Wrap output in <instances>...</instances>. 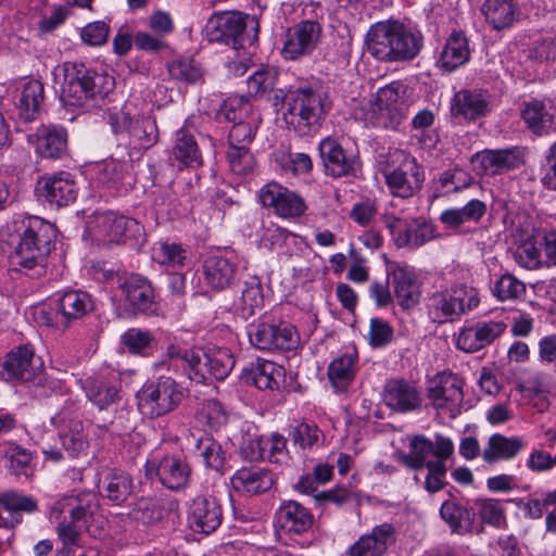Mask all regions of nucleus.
Segmentation results:
<instances>
[{
	"mask_svg": "<svg viewBox=\"0 0 556 556\" xmlns=\"http://www.w3.org/2000/svg\"><path fill=\"white\" fill-rule=\"evenodd\" d=\"M357 353H344L334 358L328 367V378L338 392L345 391L353 381L356 371Z\"/></svg>",
	"mask_w": 556,
	"mask_h": 556,
	"instance_id": "a19ab883",
	"label": "nucleus"
},
{
	"mask_svg": "<svg viewBox=\"0 0 556 556\" xmlns=\"http://www.w3.org/2000/svg\"><path fill=\"white\" fill-rule=\"evenodd\" d=\"M36 151L46 159H62L67 154V131L63 127L42 126L37 131Z\"/></svg>",
	"mask_w": 556,
	"mask_h": 556,
	"instance_id": "72a5a7b5",
	"label": "nucleus"
},
{
	"mask_svg": "<svg viewBox=\"0 0 556 556\" xmlns=\"http://www.w3.org/2000/svg\"><path fill=\"white\" fill-rule=\"evenodd\" d=\"M187 519L192 531L207 535L220 527L223 509L215 497L197 496L189 504Z\"/></svg>",
	"mask_w": 556,
	"mask_h": 556,
	"instance_id": "f3484780",
	"label": "nucleus"
},
{
	"mask_svg": "<svg viewBox=\"0 0 556 556\" xmlns=\"http://www.w3.org/2000/svg\"><path fill=\"white\" fill-rule=\"evenodd\" d=\"M475 507L481 520L491 526L498 527L505 518L504 509L497 500H477Z\"/></svg>",
	"mask_w": 556,
	"mask_h": 556,
	"instance_id": "0e129e2a",
	"label": "nucleus"
},
{
	"mask_svg": "<svg viewBox=\"0 0 556 556\" xmlns=\"http://www.w3.org/2000/svg\"><path fill=\"white\" fill-rule=\"evenodd\" d=\"M541 184L546 189L556 191V141L546 152L545 162L541 167Z\"/></svg>",
	"mask_w": 556,
	"mask_h": 556,
	"instance_id": "774afa93",
	"label": "nucleus"
},
{
	"mask_svg": "<svg viewBox=\"0 0 556 556\" xmlns=\"http://www.w3.org/2000/svg\"><path fill=\"white\" fill-rule=\"evenodd\" d=\"M395 237L397 248H419L435 238L434 226L426 219H414Z\"/></svg>",
	"mask_w": 556,
	"mask_h": 556,
	"instance_id": "a18cd8bd",
	"label": "nucleus"
},
{
	"mask_svg": "<svg viewBox=\"0 0 556 556\" xmlns=\"http://www.w3.org/2000/svg\"><path fill=\"white\" fill-rule=\"evenodd\" d=\"M238 265L232 257L220 252L208 255L203 262L205 283L213 290H224L235 280Z\"/></svg>",
	"mask_w": 556,
	"mask_h": 556,
	"instance_id": "a878e982",
	"label": "nucleus"
},
{
	"mask_svg": "<svg viewBox=\"0 0 556 556\" xmlns=\"http://www.w3.org/2000/svg\"><path fill=\"white\" fill-rule=\"evenodd\" d=\"M168 73L172 78L190 84L198 83L203 77L202 68L192 59L174 61L168 65Z\"/></svg>",
	"mask_w": 556,
	"mask_h": 556,
	"instance_id": "680f3d73",
	"label": "nucleus"
},
{
	"mask_svg": "<svg viewBox=\"0 0 556 556\" xmlns=\"http://www.w3.org/2000/svg\"><path fill=\"white\" fill-rule=\"evenodd\" d=\"M51 424L60 428L61 443L70 456L75 457L87 447L80 420L67 419L63 413H60L51 418Z\"/></svg>",
	"mask_w": 556,
	"mask_h": 556,
	"instance_id": "2f4dec72",
	"label": "nucleus"
},
{
	"mask_svg": "<svg viewBox=\"0 0 556 556\" xmlns=\"http://www.w3.org/2000/svg\"><path fill=\"white\" fill-rule=\"evenodd\" d=\"M521 117L528 129L536 136L548 135L554 126V114L538 99L523 102Z\"/></svg>",
	"mask_w": 556,
	"mask_h": 556,
	"instance_id": "c9c22d12",
	"label": "nucleus"
},
{
	"mask_svg": "<svg viewBox=\"0 0 556 556\" xmlns=\"http://www.w3.org/2000/svg\"><path fill=\"white\" fill-rule=\"evenodd\" d=\"M248 334L252 345L263 351H290L298 344V333L287 323L260 321L249 327Z\"/></svg>",
	"mask_w": 556,
	"mask_h": 556,
	"instance_id": "9b49d317",
	"label": "nucleus"
},
{
	"mask_svg": "<svg viewBox=\"0 0 556 556\" xmlns=\"http://www.w3.org/2000/svg\"><path fill=\"white\" fill-rule=\"evenodd\" d=\"M206 364L212 379L224 380L235 366V358L227 348H211L206 350Z\"/></svg>",
	"mask_w": 556,
	"mask_h": 556,
	"instance_id": "8fccbe9b",
	"label": "nucleus"
},
{
	"mask_svg": "<svg viewBox=\"0 0 556 556\" xmlns=\"http://www.w3.org/2000/svg\"><path fill=\"white\" fill-rule=\"evenodd\" d=\"M488 102L482 93L471 90H460L455 93L451 103L454 117L476 119L485 114Z\"/></svg>",
	"mask_w": 556,
	"mask_h": 556,
	"instance_id": "e433bc0d",
	"label": "nucleus"
},
{
	"mask_svg": "<svg viewBox=\"0 0 556 556\" xmlns=\"http://www.w3.org/2000/svg\"><path fill=\"white\" fill-rule=\"evenodd\" d=\"M401 87L399 83H392L377 92L376 105L381 118H387L384 125L390 128H396L405 115L406 108L400 94Z\"/></svg>",
	"mask_w": 556,
	"mask_h": 556,
	"instance_id": "c85d7f7f",
	"label": "nucleus"
},
{
	"mask_svg": "<svg viewBox=\"0 0 556 556\" xmlns=\"http://www.w3.org/2000/svg\"><path fill=\"white\" fill-rule=\"evenodd\" d=\"M478 304L479 299L475 290L463 287L432 293L428 299L427 309L433 323L443 324L453 321L466 311L477 307Z\"/></svg>",
	"mask_w": 556,
	"mask_h": 556,
	"instance_id": "1a4fd4ad",
	"label": "nucleus"
},
{
	"mask_svg": "<svg viewBox=\"0 0 556 556\" xmlns=\"http://www.w3.org/2000/svg\"><path fill=\"white\" fill-rule=\"evenodd\" d=\"M129 516L139 523L150 526L163 519L164 508L156 498L140 497L135 502Z\"/></svg>",
	"mask_w": 556,
	"mask_h": 556,
	"instance_id": "09e8293b",
	"label": "nucleus"
},
{
	"mask_svg": "<svg viewBox=\"0 0 556 556\" xmlns=\"http://www.w3.org/2000/svg\"><path fill=\"white\" fill-rule=\"evenodd\" d=\"M126 303L136 314L153 315L156 312L155 291L151 282L139 274L125 276L119 283Z\"/></svg>",
	"mask_w": 556,
	"mask_h": 556,
	"instance_id": "dca6fc26",
	"label": "nucleus"
},
{
	"mask_svg": "<svg viewBox=\"0 0 556 556\" xmlns=\"http://www.w3.org/2000/svg\"><path fill=\"white\" fill-rule=\"evenodd\" d=\"M382 401L394 413L409 414L421 409L424 396L416 382L391 378L383 386Z\"/></svg>",
	"mask_w": 556,
	"mask_h": 556,
	"instance_id": "ddd939ff",
	"label": "nucleus"
},
{
	"mask_svg": "<svg viewBox=\"0 0 556 556\" xmlns=\"http://www.w3.org/2000/svg\"><path fill=\"white\" fill-rule=\"evenodd\" d=\"M257 122L258 118L256 116H252L248 119L233 124L229 130L228 146L249 147L256 134Z\"/></svg>",
	"mask_w": 556,
	"mask_h": 556,
	"instance_id": "052dcab7",
	"label": "nucleus"
},
{
	"mask_svg": "<svg viewBox=\"0 0 556 556\" xmlns=\"http://www.w3.org/2000/svg\"><path fill=\"white\" fill-rule=\"evenodd\" d=\"M367 49L379 61L403 62L418 55L422 36L400 22L377 23L368 31Z\"/></svg>",
	"mask_w": 556,
	"mask_h": 556,
	"instance_id": "f03ea898",
	"label": "nucleus"
},
{
	"mask_svg": "<svg viewBox=\"0 0 556 556\" xmlns=\"http://www.w3.org/2000/svg\"><path fill=\"white\" fill-rule=\"evenodd\" d=\"M258 30L260 24L255 16L227 11L212 15L205 26L208 41L224 43L235 50L254 45Z\"/></svg>",
	"mask_w": 556,
	"mask_h": 556,
	"instance_id": "39448f33",
	"label": "nucleus"
},
{
	"mask_svg": "<svg viewBox=\"0 0 556 556\" xmlns=\"http://www.w3.org/2000/svg\"><path fill=\"white\" fill-rule=\"evenodd\" d=\"M129 165L115 159L104 161L99 165L97 178L108 187L122 185L128 175Z\"/></svg>",
	"mask_w": 556,
	"mask_h": 556,
	"instance_id": "864d4df0",
	"label": "nucleus"
},
{
	"mask_svg": "<svg viewBox=\"0 0 556 556\" xmlns=\"http://www.w3.org/2000/svg\"><path fill=\"white\" fill-rule=\"evenodd\" d=\"M440 516L447 523L452 533L465 535L476 531V511L473 508L447 500L441 505Z\"/></svg>",
	"mask_w": 556,
	"mask_h": 556,
	"instance_id": "473e14b6",
	"label": "nucleus"
},
{
	"mask_svg": "<svg viewBox=\"0 0 556 556\" xmlns=\"http://www.w3.org/2000/svg\"><path fill=\"white\" fill-rule=\"evenodd\" d=\"M314 523V516L304 505L296 501H283L275 514V525L290 534H302Z\"/></svg>",
	"mask_w": 556,
	"mask_h": 556,
	"instance_id": "5701e85b",
	"label": "nucleus"
},
{
	"mask_svg": "<svg viewBox=\"0 0 556 556\" xmlns=\"http://www.w3.org/2000/svg\"><path fill=\"white\" fill-rule=\"evenodd\" d=\"M207 468L223 472L226 466V454L222 445L211 435L204 434L195 444Z\"/></svg>",
	"mask_w": 556,
	"mask_h": 556,
	"instance_id": "de8ad7c7",
	"label": "nucleus"
},
{
	"mask_svg": "<svg viewBox=\"0 0 556 556\" xmlns=\"http://www.w3.org/2000/svg\"><path fill=\"white\" fill-rule=\"evenodd\" d=\"M470 56L467 37L463 31L454 30L446 39L438 65L445 72H453L464 65Z\"/></svg>",
	"mask_w": 556,
	"mask_h": 556,
	"instance_id": "f704fd0d",
	"label": "nucleus"
},
{
	"mask_svg": "<svg viewBox=\"0 0 556 556\" xmlns=\"http://www.w3.org/2000/svg\"><path fill=\"white\" fill-rule=\"evenodd\" d=\"M505 329L506 325L502 321L477 323L459 332L456 345L459 350L472 353L491 344Z\"/></svg>",
	"mask_w": 556,
	"mask_h": 556,
	"instance_id": "b1692460",
	"label": "nucleus"
},
{
	"mask_svg": "<svg viewBox=\"0 0 556 556\" xmlns=\"http://www.w3.org/2000/svg\"><path fill=\"white\" fill-rule=\"evenodd\" d=\"M43 85L39 80L27 81L21 91L17 103L18 115L25 122L34 121L43 103Z\"/></svg>",
	"mask_w": 556,
	"mask_h": 556,
	"instance_id": "c03bdc74",
	"label": "nucleus"
},
{
	"mask_svg": "<svg viewBox=\"0 0 556 556\" xmlns=\"http://www.w3.org/2000/svg\"><path fill=\"white\" fill-rule=\"evenodd\" d=\"M172 155L179 166L198 167L202 165V155L194 136L185 128L176 131Z\"/></svg>",
	"mask_w": 556,
	"mask_h": 556,
	"instance_id": "58836bf2",
	"label": "nucleus"
},
{
	"mask_svg": "<svg viewBox=\"0 0 556 556\" xmlns=\"http://www.w3.org/2000/svg\"><path fill=\"white\" fill-rule=\"evenodd\" d=\"M121 342L130 353L146 356L154 342V337L147 330L130 328L124 332Z\"/></svg>",
	"mask_w": 556,
	"mask_h": 556,
	"instance_id": "4d7b16f0",
	"label": "nucleus"
},
{
	"mask_svg": "<svg viewBox=\"0 0 556 556\" xmlns=\"http://www.w3.org/2000/svg\"><path fill=\"white\" fill-rule=\"evenodd\" d=\"M323 27L317 21H302L289 28L281 50L286 60H298L311 54L321 37Z\"/></svg>",
	"mask_w": 556,
	"mask_h": 556,
	"instance_id": "2eb2a0df",
	"label": "nucleus"
},
{
	"mask_svg": "<svg viewBox=\"0 0 556 556\" xmlns=\"http://www.w3.org/2000/svg\"><path fill=\"white\" fill-rule=\"evenodd\" d=\"M147 472L155 475L166 489L179 491L188 485L191 467L185 457L172 454L148 460Z\"/></svg>",
	"mask_w": 556,
	"mask_h": 556,
	"instance_id": "4468645a",
	"label": "nucleus"
},
{
	"mask_svg": "<svg viewBox=\"0 0 556 556\" xmlns=\"http://www.w3.org/2000/svg\"><path fill=\"white\" fill-rule=\"evenodd\" d=\"M38 190L49 204L62 207L75 202L78 189L73 175L62 170L41 177Z\"/></svg>",
	"mask_w": 556,
	"mask_h": 556,
	"instance_id": "6ab92c4d",
	"label": "nucleus"
},
{
	"mask_svg": "<svg viewBox=\"0 0 556 556\" xmlns=\"http://www.w3.org/2000/svg\"><path fill=\"white\" fill-rule=\"evenodd\" d=\"M96 509V495L93 493H81L55 502L51 507V517L59 519L63 513H68L74 523L81 522L85 526Z\"/></svg>",
	"mask_w": 556,
	"mask_h": 556,
	"instance_id": "cd10ccee",
	"label": "nucleus"
},
{
	"mask_svg": "<svg viewBox=\"0 0 556 556\" xmlns=\"http://www.w3.org/2000/svg\"><path fill=\"white\" fill-rule=\"evenodd\" d=\"M63 67L64 83L60 99L65 108L92 109L112 89V77L88 70L84 64L65 63Z\"/></svg>",
	"mask_w": 556,
	"mask_h": 556,
	"instance_id": "7ed1b4c3",
	"label": "nucleus"
},
{
	"mask_svg": "<svg viewBox=\"0 0 556 556\" xmlns=\"http://www.w3.org/2000/svg\"><path fill=\"white\" fill-rule=\"evenodd\" d=\"M396 530L392 523L375 526L369 533L363 534L348 549L346 556H383L395 543Z\"/></svg>",
	"mask_w": 556,
	"mask_h": 556,
	"instance_id": "a211bd4d",
	"label": "nucleus"
},
{
	"mask_svg": "<svg viewBox=\"0 0 556 556\" xmlns=\"http://www.w3.org/2000/svg\"><path fill=\"white\" fill-rule=\"evenodd\" d=\"M102 484V495L116 505L124 503L134 490L131 476L116 469L111 470L104 476Z\"/></svg>",
	"mask_w": 556,
	"mask_h": 556,
	"instance_id": "ea45409f",
	"label": "nucleus"
},
{
	"mask_svg": "<svg viewBox=\"0 0 556 556\" xmlns=\"http://www.w3.org/2000/svg\"><path fill=\"white\" fill-rule=\"evenodd\" d=\"M182 399L184 391L173 378L160 377L138 392V408L143 416L157 418L173 412Z\"/></svg>",
	"mask_w": 556,
	"mask_h": 556,
	"instance_id": "0eeeda50",
	"label": "nucleus"
},
{
	"mask_svg": "<svg viewBox=\"0 0 556 556\" xmlns=\"http://www.w3.org/2000/svg\"><path fill=\"white\" fill-rule=\"evenodd\" d=\"M464 380L453 372L437 374L427 388V395L432 406L450 418L457 417L462 412L464 402Z\"/></svg>",
	"mask_w": 556,
	"mask_h": 556,
	"instance_id": "9d476101",
	"label": "nucleus"
},
{
	"mask_svg": "<svg viewBox=\"0 0 556 556\" xmlns=\"http://www.w3.org/2000/svg\"><path fill=\"white\" fill-rule=\"evenodd\" d=\"M485 213L486 204L483 201L473 199L460 208L443 211L439 219L448 228H459L467 222L478 223Z\"/></svg>",
	"mask_w": 556,
	"mask_h": 556,
	"instance_id": "37998d69",
	"label": "nucleus"
},
{
	"mask_svg": "<svg viewBox=\"0 0 556 556\" xmlns=\"http://www.w3.org/2000/svg\"><path fill=\"white\" fill-rule=\"evenodd\" d=\"M532 240L540 247L546 266H556V230L539 229L532 236Z\"/></svg>",
	"mask_w": 556,
	"mask_h": 556,
	"instance_id": "69168bd1",
	"label": "nucleus"
},
{
	"mask_svg": "<svg viewBox=\"0 0 556 556\" xmlns=\"http://www.w3.org/2000/svg\"><path fill=\"white\" fill-rule=\"evenodd\" d=\"M0 505L12 515L18 513L31 514L38 510V503L34 497L16 491L0 493Z\"/></svg>",
	"mask_w": 556,
	"mask_h": 556,
	"instance_id": "6e6d98bb",
	"label": "nucleus"
},
{
	"mask_svg": "<svg viewBox=\"0 0 556 556\" xmlns=\"http://www.w3.org/2000/svg\"><path fill=\"white\" fill-rule=\"evenodd\" d=\"M525 442L521 438H507L495 433L490 437L488 446L482 452V458L488 464L496 463L501 459L514 458L523 447Z\"/></svg>",
	"mask_w": 556,
	"mask_h": 556,
	"instance_id": "4c0bfd02",
	"label": "nucleus"
},
{
	"mask_svg": "<svg viewBox=\"0 0 556 556\" xmlns=\"http://www.w3.org/2000/svg\"><path fill=\"white\" fill-rule=\"evenodd\" d=\"M526 285L511 274H503L492 288L493 295L500 301L520 299L526 294Z\"/></svg>",
	"mask_w": 556,
	"mask_h": 556,
	"instance_id": "5fc2aeb1",
	"label": "nucleus"
},
{
	"mask_svg": "<svg viewBox=\"0 0 556 556\" xmlns=\"http://www.w3.org/2000/svg\"><path fill=\"white\" fill-rule=\"evenodd\" d=\"M263 304V292L261 280L257 277H250L244 281L241 291L240 305L242 311L252 315L256 307Z\"/></svg>",
	"mask_w": 556,
	"mask_h": 556,
	"instance_id": "bf43d9fd",
	"label": "nucleus"
},
{
	"mask_svg": "<svg viewBox=\"0 0 556 556\" xmlns=\"http://www.w3.org/2000/svg\"><path fill=\"white\" fill-rule=\"evenodd\" d=\"M227 160L233 174L247 175L252 172L255 160L249 147L228 146Z\"/></svg>",
	"mask_w": 556,
	"mask_h": 556,
	"instance_id": "13d9d810",
	"label": "nucleus"
},
{
	"mask_svg": "<svg viewBox=\"0 0 556 556\" xmlns=\"http://www.w3.org/2000/svg\"><path fill=\"white\" fill-rule=\"evenodd\" d=\"M87 399L100 409L121 400V382L115 377L94 376L83 381Z\"/></svg>",
	"mask_w": 556,
	"mask_h": 556,
	"instance_id": "bb28decb",
	"label": "nucleus"
},
{
	"mask_svg": "<svg viewBox=\"0 0 556 556\" xmlns=\"http://www.w3.org/2000/svg\"><path fill=\"white\" fill-rule=\"evenodd\" d=\"M189 378L197 383H206L212 379L206 364V350H193L190 354L187 365H185Z\"/></svg>",
	"mask_w": 556,
	"mask_h": 556,
	"instance_id": "e2e57ef3",
	"label": "nucleus"
},
{
	"mask_svg": "<svg viewBox=\"0 0 556 556\" xmlns=\"http://www.w3.org/2000/svg\"><path fill=\"white\" fill-rule=\"evenodd\" d=\"M274 484L270 470L258 467H242L231 477L232 488L248 495L268 491Z\"/></svg>",
	"mask_w": 556,
	"mask_h": 556,
	"instance_id": "c756f323",
	"label": "nucleus"
},
{
	"mask_svg": "<svg viewBox=\"0 0 556 556\" xmlns=\"http://www.w3.org/2000/svg\"><path fill=\"white\" fill-rule=\"evenodd\" d=\"M481 12L486 22L496 30L511 26L515 21V9L510 1L485 0Z\"/></svg>",
	"mask_w": 556,
	"mask_h": 556,
	"instance_id": "49530a36",
	"label": "nucleus"
},
{
	"mask_svg": "<svg viewBox=\"0 0 556 556\" xmlns=\"http://www.w3.org/2000/svg\"><path fill=\"white\" fill-rule=\"evenodd\" d=\"M8 228L16 238V247L11 254L12 264L30 271L31 278L43 275L47 257L56 238L55 227L40 217L25 216L13 219Z\"/></svg>",
	"mask_w": 556,
	"mask_h": 556,
	"instance_id": "f257e3e1",
	"label": "nucleus"
},
{
	"mask_svg": "<svg viewBox=\"0 0 556 556\" xmlns=\"http://www.w3.org/2000/svg\"><path fill=\"white\" fill-rule=\"evenodd\" d=\"M197 418L210 430L217 431L228 421V415L222 403L215 399L204 400L197 412Z\"/></svg>",
	"mask_w": 556,
	"mask_h": 556,
	"instance_id": "3c124183",
	"label": "nucleus"
},
{
	"mask_svg": "<svg viewBox=\"0 0 556 556\" xmlns=\"http://www.w3.org/2000/svg\"><path fill=\"white\" fill-rule=\"evenodd\" d=\"M286 99L290 123L301 136L315 134L332 106L327 88L317 83L290 90Z\"/></svg>",
	"mask_w": 556,
	"mask_h": 556,
	"instance_id": "20e7f679",
	"label": "nucleus"
},
{
	"mask_svg": "<svg viewBox=\"0 0 556 556\" xmlns=\"http://www.w3.org/2000/svg\"><path fill=\"white\" fill-rule=\"evenodd\" d=\"M109 124L114 134L126 132L128 135L129 155L132 157L134 151L139 155L142 151L152 148L159 141V129L156 121L152 116L130 117L124 110L110 112Z\"/></svg>",
	"mask_w": 556,
	"mask_h": 556,
	"instance_id": "6e6552de",
	"label": "nucleus"
},
{
	"mask_svg": "<svg viewBox=\"0 0 556 556\" xmlns=\"http://www.w3.org/2000/svg\"><path fill=\"white\" fill-rule=\"evenodd\" d=\"M394 296L403 309L415 307L420 300L416 275L407 267L397 266L391 273Z\"/></svg>",
	"mask_w": 556,
	"mask_h": 556,
	"instance_id": "7c9ffc66",
	"label": "nucleus"
},
{
	"mask_svg": "<svg viewBox=\"0 0 556 556\" xmlns=\"http://www.w3.org/2000/svg\"><path fill=\"white\" fill-rule=\"evenodd\" d=\"M523 150L513 147L503 150H485L477 153L472 162L478 163L483 174L496 175L525 164Z\"/></svg>",
	"mask_w": 556,
	"mask_h": 556,
	"instance_id": "4be33fe9",
	"label": "nucleus"
},
{
	"mask_svg": "<svg viewBox=\"0 0 556 556\" xmlns=\"http://www.w3.org/2000/svg\"><path fill=\"white\" fill-rule=\"evenodd\" d=\"M39 370L34 364V352L27 346H18L7 354L2 363L1 375L5 380L28 382Z\"/></svg>",
	"mask_w": 556,
	"mask_h": 556,
	"instance_id": "393cba45",
	"label": "nucleus"
},
{
	"mask_svg": "<svg viewBox=\"0 0 556 556\" xmlns=\"http://www.w3.org/2000/svg\"><path fill=\"white\" fill-rule=\"evenodd\" d=\"M254 116L252 104L244 97H230L223 102L218 111V118L232 124Z\"/></svg>",
	"mask_w": 556,
	"mask_h": 556,
	"instance_id": "603ef678",
	"label": "nucleus"
},
{
	"mask_svg": "<svg viewBox=\"0 0 556 556\" xmlns=\"http://www.w3.org/2000/svg\"><path fill=\"white\" fill-rule=\"evenodd\" d=\"M240 378L260 390L274 391L283 382L285 368L274 362L257 358L242 369Z\"/></svg>",
	"mask_w": 556,
	"mask_h": 556,
	"instance_id": "aec40b11",
	"label": "nucleus"
},
{
	"mask_svg": "<svg viewBox=\"0 0 556 556\" xmlns=\"http://www.w3.org/2000/svg\"><path fill=\"white\" fill-rule=\"evenodd\" d=\"M380 165L392 195L408 199L422 188L424 169L415 157L404 151L397 149L389 151Z\"/></svg>",
	"mask_w": 556,
	"mask_h": 556,
	"instance_id": "423d86ee",
	"label": "nucleus"
},
{
	"mask_svg": "<svg viewBox=\"0 0 556 556\" xmlns=\"http://www.w3.org/2000/svg\"><path fill=\"white\" fill-rule=\"evenodd\" d=\"M58 312L66 323L84 317L93 309V303L86 292L68 291L58 299Z\"/></svg>",
	"mask_w": 556,
	"mask_h": 556,
	"instance_id": "79ce46f5",
	"label": "nucleus"
},
{
	"mask_svg": "<svg viewBox=\"0 0 556 556\" xmlns=\"http://www.w3.org/2000/svg\"><path fill=\"white\" fill-rule=\"evenodd\" d=\"M318 151L324 172L333 178L355 177L359 170V159L351 149L344 148L337 139L327 137L319 142Z\"/></svg>",
	"mask_w": 556,
	"mask_h": 556,
	"instance_id": "f8f14e48",
	"label": "nucleus"
},
{
	"mask_svg": "<svg viewBox=\"0 0 556 556\" xmlns=\"http://www.w3.org/2000/svg\"><path fill=\"white\" fill-rule=\"evenodd\" d=\"M131 224V219L113 212L99 213L90 222V235L98 244L119 243Z\"/></svg>",
	"mask_w": 556,
	"mask_h": 556,
	"instance_id": "412c9836",
	"label": "nucleus"
},
{
	"mask_svg": "<svg viewBox=\"0 0 556 556\" xmlns=\"http://www.w3.org/2000/svg\"><path fill=\"white\" fill-rule=\"evenodd\" d=\"M304 199L298 193L287 189L276 214L283 218H295L302 216L306 211Z\"/></svg>",
	"mask_w": 556,
	"mask_h": 556,
	"instance_id": "338daca9",
	"label": "nucleus"
}]
</instances>
